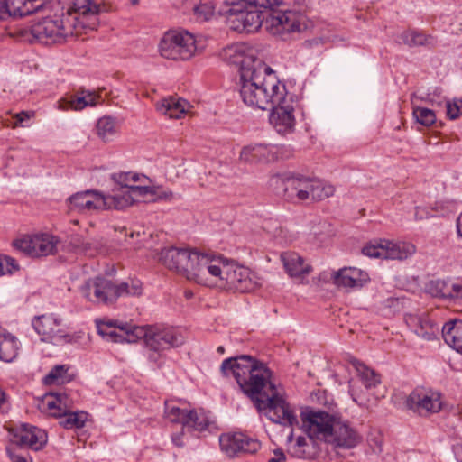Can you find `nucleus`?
Here are the masks:
<instances>
[{"mask_svg":"<svg viewBox=\"0 0 462 462\" xmlns=\"http://www.w3.org/2000/svg\"><path fill=\"white\" fill-rule=\"evenodd\" d=\"M130 180L132 182H136L137 180H139L138 174L130 172Z\"/></svg>","mask_w":462,"mask_h":462,"instance_id":"774afa93","label":"nucleus"},{"mask_svg":"<svg viewBox=\"0 0 462 462\" xmlns=\"http://www.w3.org/2000/svg\"><path fill=\"white\" fill-rule=\"evenodd\" d=\"M34 116L32 111H22L17 113L14 116L15 118V125H23V123L29 120L31 117Z\"/></svg>","mask_w":462,"mask_h":462,"instance_id":"5fc2aeb1","label":"nucleus"},{"mask_svg":"<svg viewBox=\"0 0 462 462\" xmlns=\"http://www.w3.org/2000/svg\"><path fill=\"white\" fill-rule=\"evenodd\" d=\"M216 10V5L213 0H203L193 7V14L197 21L207 22L210 20Z\"/></svg>","mask_w":462,"mask_h":462,"instance_id":"ea45409f","label":"nucleus"},{"mask_svg":"<svg viewBox=\"0 0 462 462\" xmlns=\"http://www.w3.org/2000/svg\"><path fill=\"white\" fill-rule=\"evenodd\" d=\"M457 234L462 236V212L459 214L457 219Z\"/></svg>","mask_w":462,"mask_h":462,"instance_id":"e2e57ef3","label":"nucleus"},{"mask_svg":"<svg viewBox=\"0 0 462 462\" xmlns=\"http://www.w3.org/2000/svg\"><path fill=\"white\" fill-rule=\"evenodd\" d=\"M100 245L101 244L97 240H86L81 253L88 256H94L95 254L97 253Z\"/></svg>","mask_w":462,"mask_h":462,"instance_id":"09e8293b","label":"nucleus"},{"mask_svg":"<svg viewBox=\"0 0 462 462\" xmlns=\"http://www.w3.org/2000/svg\"><path fill=\"white\" fill-rule=\"evenodd\" d=\"M116 182L121 186L120 189H129L132 185L130 184V172L119 173L116 178Z\"/></svg>","mask_w":462,"mask_h":462,"instance_id":"864d4df0","label":"nucleus"},{"mask_svg":"<svg viewBox=\"0 0 462 462\" xmlns=\"http://www.w3.org/2000/svg\"><path fill=\"white\" fill-rule=\"evenodd\" d=\"M445 106L447 116L449 119L455 120L462 116V99L454 98L452 100H448L446 101Z\"/></svg>","mask_w":462,"mask_h":462,"instance_id":"37998d69","label":"nucleus"},{"mask_svg":"<svg viewBox=\"0 0 462 462\" xmlns=\"http://www.w3.org/2000/svg\"><path fill=\"white\" fill-rule=\"evenodd\" d=\"M159 348H150L149 358L155 359L159 355Z\"/></svg>","mask_w":462,"mask_h":462,"instance_id":"69168bd1","label":"nucleus"},{"mask_svg":"<svg viewBox=\"0 0 462 462\" xmlns=\"http://www.w3.org/2000/svg\"><path fill=\"white\" fill-rule=\"evenodd\" d=\"M22 448L7 447L6 453L12 462H32V459L21 453Z\"/></svg>","mask_w":462,"mask_h":462,"instance_id":"de8ad7c7","label":"nucleus"},{"mask_svg":"<svg viewBox=\"0 0 462 462\" xmlns=\"http://www.w3.org/2000/svg\"><path fill=\"white\" fill-rule=\"evenodd\" d=\"M227 21L230 28L238 32L251 33L256 32L263 20L273 34L300 32L306 28L305 16L300 13L285 10L272 12L251 8L240 0H225Z\"/></svg>","mask_w":462,"mask_h":462,"instance_id":"7ed1b4c3","label":"nucleus"},{"mask_svg":"<svg viewBox=\"0 0 462 462\" xmlns=\"http://www.w3.org/2000/svg\"><path fill=\"white\" fill-rule=\"evenodd\" d=\"M98 334L108 342L136 344L144 343L146 346L169 345L180 346L185 344L180 331L162 325L135 326L117 320L97 321Z\"/></svg>","mask_w":462,"mask_h":462,"instance_id":"39448f33","label":"nucleus"},{"mask_svg":"<svg viewBox=\"0 0 462 462\" xmlns=\"http://www.w3.org/2000/svg\"><path fill=\"white\" fill-rule=\"evenodd\" d=\"M362 440L359 432L348 422L336 420L328 444L335 448L350 449L356 447Z\"/></svg>","mask_w":462,"mask_h":462,"instance_id":"aec40b11","label":"nucleus"},{"mask_svg":"<svg viewBox=\"0 0 462 462\" xmlns=\"http://www.w3.org/2000/svg\"><path fill=\"white\" fill-rule=\"evenodd\" d=\"M43 404L53 417L61 416L70 411L71 401L66 393H49L44 396Z\"/></svg>","mask_w":462,"mask_h":462,"instance_id":"cd10ccee","label":"nucleus"},{"mask_svg":"<svg viewBox=\"0 0 462 462\" xmlns=\"http://www.w3.org/2000/svg\"><path fill=\"white\" fill-rule=\"evenodd\" d=\"M412 115L416 121L424 126H430L436 122L434 111L426 107H413Z\"/></svg>","mask_w":462,"mask_h":462,"instance_id":"a19ab883","label":"nucleus"},{"mask_svg":"<svg viewBox=\"0 0 462 462\" xmlns=\"http://www.w3.org/2000/svg\"><path fill=\"white\" fill-rule=\"evenodd\" d=\"M129 190L134 198V202H137L141 197L156 194L155 189L152 187L146 185H133L129 187Z\"/></svg>","mask_w":462,"mask_h":462,"instance_id":"a18cd8bd","label":"nucleus"},{"mask_svg":"<svg viewBox=\"0 0 462 462\" xmlns=\"http://www.w3.org/2000/svg\"><path fill=\"white\" fill-rule=\"evenodd\" d=\"M60 425L64 429L72 430V429H81L85 426V423L88 420V413L85 411H68L61 416Z\"/></svg>","mask_w":462,"mask_h":462,"instance_id":"e433bc0d","label":"nucleus"},{"mask_svg":"<svg viewBox=\"0 0 462 462\" xmlns=\"http://www.w3.org/2000/svg\"><path fill=\"white\" fill-rule=\"evenodd\" d=\"M183 435H184L183 430H181L180 432L172 434L171 435L172 443L179 448L183 447L184 446V443L182 441Z\"/></svg>","mask_w":462,"mask_h":462,"instance_id":"4d7b16f0","label":"nucleus"},{"mask_svg":"<svg viewBox=\"0 0 462 462\" xmlns=\"http://www.w3.org/2000/svg\"><path fill=\"white\" fill-rule=\"evenodd\" d=\"M226 263V259L222 256L196 251L187 279L200 285L220 289Z\"/></svg>","mask_w":462,"mask_h":462,"instance_id":"6e6552de","label":"nucleus"},{"mask_svg":"<svg viewBox=\"0 0 462 462\" xmlns=\"http://www.w3.org/2000/svg\"><path fill=\"white\" fill-rule=\"evenodd\" d=\"M402 42L409 47L427 46L433 43V37L423 32L408 30L399 36Z\"/></svg>","mask_w":462,"mask_h":462,"instance_id":"f704fd0d","label":"nucleus"},{"mask_svg":"<svg viewBox=\"0 0 462 462\" xmlns=\"http://www.w3.org/2000/svg\"><path fill=\"white\" fill-rule=\"evenodd\" d=\"M196 250L189 248L168 247L160 253V261L169 269L174 270L186 278L191 267Z\"/></svg>","mask_w":462,"mask_h":462,"instance_id":"a211bd4d","label":"nucleus"},{"mask_svg":"<svg viewBox=\"0 0 462 462\" xmlns=\"http://www.w3.org/2000/svg\"><path fill=\"white\" fill-rule=\"evenodd\" d=\"M116 119L111 116L101 117L97 123V134L104 141H110L116 134Z\"/></svg>","mask_w":462,"mask_h":462,"instance_id":"4c0bfd02","label":"nucleus"},{"mask_svg":"<svg viewBox=\"0 0 462 462\" xmlns=\"http://www.w3.org/2000/svg\"><path fill=\"white\" fill-rule=\"evenodd\" d=\"M10 12L6 8L5 0H0V20H5L10 17Z\"/></svg>","mask_w":462,"mask_h":462,"instance_id":"13d9d810","label":"nucleus"},{"mask_svg":"<svg viewBox=\"0 0 462 462\" xmlns=\"http://www.w3.org/2000/svg\"><path fill=\"white\" fill-rule=\"evenodd\" d=\"M17 338L0 326V346L3 345H15Z\"/></svg>","mask_w":462,"mask_h":462,"instance_id":"603ef678","label":"nucleus"},{"mask_svg":"<svg viewBox=\"0 0 462 462\" xmlns=\"http://www.w3.org/2000/svg\"><path fill=\"white\" fill-rule=\"evenodd\" d=\"M270 184L277 193L291 202L320 201L331 197L335 188L322 180L300 173L277 174Z\"/></svg>","mask_w":462,"mask_h":462,"instance_id":"423d86ee","label":"nucleus"},{"mask_svg":"<svg viewBox=\"0 0 462 462\" xmlns=\"http://www.w3.org/2000/svg\"><path fill=\"white\" fill-rule=\"evenodd\" d=\"M19 268L20 266L14 258L0 254V276L13 274Z\"/></svg>","mask_w":462,"mask_h":462,"instance_id":"79ce46f5","label":"nucleus"},{"mask_svg":"<svg viewBox=\"0 0 462 462\" xmlns=\"http://www.w3.org/2000/svg\"><path fill=\"white\" fill-rule=\"evenodd\" d=\"M85 241H86V239L84 237L77 235L71 238L70 243L75 249H77L78 251H79L81 253L82 248L85 245Z\"/></svg>","mask_w":462,"mask_h":462,"instance_id":"6e6d98bb","label":"nucleus"},{"mask_svg":"<svg viewBox=\"0 0 462 462\" xmlns=\"http://www.w3.org/2000/svg\"><path fill=\"white\" fill-rule=\"evenodd\" d=\"M285 460V455L282 449H275L273 457L268 460V462H282Z\"/></svg>","mask_w":462,"mask_h":462,"instance_id":"bf43d9fd","label":"nucleus"},{"mask_svg":"<svg viewBox=\"0 0 462 462\" xmlns=\"http://www.w3.org/2000/svg\"><path fill=\"white\" fill-rule=\"evenodd\" d=\"M442 337L448 346H462V320L451 319L442 327Z\"/></svg>","mask_w":462,"mask_h":462,"instance_id":"7c9ffc66","label":"nucleus"},{"mask_svg":"<svg viewBox=\"0 0 462 462\" xmlns=\"http://www.w3.org/2000/svg\"><path fill=\"white\" fill-rule=\"evenodd\" d=\"M240 160L247 163L267 162L273 159L270 146L255 143L245 146L240 152Z\"/></svg>","mask_w":462,"mask_h":462,"instance_id":"bb28decb","label":"nucleus"},{"mask_svg":"<svg viewBox=\"0 0 462 462\" xmlns=\"http://www.w3.org/2000/svg\"><path fill=\"white\" fill-rule=\"evenodd\" d=\"M302 429L306 435L328 443L337 418L327 411L310 409L300 413Z\"/></svg>","mask_w":462,"mask_h":462,"instance_id":"9b49d317","label":"nucleus"},{"mask_svg":"<svg viewBox=\"0 0 462 462\" xmlns=\"http://www.w3.org/2000/svg\"><path fill=\"white\" fill-rule=\"evenodd\" d=\"M59 240L50 234L24 236L14 241V248L30 257H42L55 254Z\"/></svg>","mask_w":462,"mask_h":462,"instance_id":"f8f14e48","label":"nucleus"},{"mask_svg":"<svg viewBox=\"0 0 462 462\" xmlns=\"http://www.w3.org/2000/svg\"><path fill=\"white\" fill-rule=\"evenodd\" d=\"M424 217H427L425 210L421 208H415V218L417 220H420V219H423Z\"/></svg>","mask_w":462,"mask_h":462,"instance_id":"680f3d73","label":"nucleus"},{"mask_svg":"<svg viewBox=\"0 0 462 462\" xmlns=\"http://www.w3.org/2000/svg\"><path fill=\"white\" fill-rule=\"evenodd\" d=\"M100 6L92 0H64L60 14L47 16L33 24L32 35L41 42L60 43L83 30H96Z\"/></svg>","mask_w":462,"mask_h":462,"instance_id":"f03ea898","label":"nucleus"},{"mask_svg":"<svg viewBox=\"0 0 462 462\" xmlns=\"http://www.w3.org/2000/svg\"><path fill=\"white\" fill-rule=\"evenodd\" d=\"M454 356L452 357L454 361L458 360L460 356H462V348H453Z\"/></svg>","mask_w":462,"mask_h":462,"instance_id":"338daca9","label":"nucleus"},{"mask_svg":"<svg viewBox=\"0 0 462 462\" xmlns=\"http://www.w3.org/2000/svg\"><path fill=\"white\" fill-rule=\"evenodd\" d=\"M165 416L171 422L180 423L182 428L197 431L206 430L209 424L208 418L203 413L199 414L193 410L181 409L172 402H165Z\"/></svg>","mask_w":462,"mask_h":462,"instance_id":"2eb2a0df","label":"nucleus"},{"mask_svg":"<svg viewBox=\"0 0 462 462\" xmlns=\"http://www.w3.org/2000/svg\"><path fill=\"white\" fill-rule=\"evenodd\" d=\"M82 295L89 301L95 303H112L118 297L132 295L137 296L142 293L141 282L131 281L114 284L110 280L104 277H96L88 280L81 287Z\"/></svg>","mask_w":462,"mask_h":462,"instance_id":"0eeeda50","label":"nucleus"},{"mask_svg":"<svg viewBox=\"0 0 462 462\" xmlns=\"http://www.w3.org/2000/svg\"><path fill=\"white\" fill-rule=\"evenodd\" d=\"M190 104L184 98L169 97L157 104V109L170 118L180 119L189 112Z\"/></svg>","mask_w":462,"mask_h":462,"instance_id":"a878e982","label":"nucleus"},{"mask_svg":"<svg viewBox=\"0 0 462 462\" xmlns=\"http://www.w3.org/2000/svg\"><path fill=\"white\" fill-rule=\"evenodd\" d=\"M272 113L270 115V122L279 134H286L291 132L295 126V117L293 115L294 107L291 104L284 100L280 104H273L270 108Z\"/></svg>","mask_w":462,"mask_h":462,"instance_id":"412c9836","label":"nucleus"},{"mask_svg":"<svg viewBox=\"0 0 462 462\" xmlns=\"http://www.w3.org/2000/svg\"><path fill=\"white\" fill-rule=\"evenodd\" d=\"M97 97L91 93L86 96H75L70 98H63L59 101L60 110H82L87 106H94L97 104Z\"/></svg>","mask_w":462,"mask_h":462,"instance_id":"2f4dec72","label":"nucleus"},{"mask_svg":"<svg viewBox=\"0 0 462 462\" xmlns=\"http://www.w3.org/2000/svg\"><path fill=\"white\" fill-rule=\"evenodd\" d=\"M350 363L357 372L365 388H373L381 383L380 375L376 374L373 369L367 367L361 361L351 357Z\"/></svg>","mask_w":462,"mask_h":462,"instance_id":"473e14b6","label":"nucleus"},{"mask_svg":"<svg viewBox=\"0 0 462 462\" xmlns=\"http://www.w3.org/2000/svg\"><path fill=\"white\" fill-rule=\"evenodd\" d=\"M47 439L45 430L35 426L22 424L13 434L12 442L19 448H29L38 451L46 445Z\"/></svg>","mask_w":462,"mask_h":462,"instance_id":"6ab92c4d","label":"nucleus"},{"mask_svg":"<svg viewBox=\"0 0 462 462\" xmlns=\"http://www.w3.org/2000/svg\"><path fill=\"white\" fill-rule=\"evenodd\" d=\"M406 405L420 415L437 413L442 408L441 395L438 392L417 388L408 396Z\"/></svg>","mask_w":462,"mask_h":462,"instance_id":"dca6fc26","label":"nucleus"},{"mask_svg":"<svg viewBox=\"0 0 462 462\" xmlns=\"http://www.w3.org/2000/svg\"><path fill=\"white\" fill-rule=\"evenodd\" d=\"M453 453L457 462H462V443L453 446Z\"/></svg>","mask_w":462,"mask_h":462,"instance_id":"052dcab7","label":"nucleus"},{"mask_svg":"<svg viewBox=\"0 0 462 462\" xmlns=\"http://www.w3.org/2000/svg\"><path fill=\"white\" fill-rule=\"evenodd\" d=\"M239 86L243 102L260 110H269L273 104H280L287 94L285 85L281 83L274 71L260 62L251 67L242 66Z\"/></svg>","mask_w":462,"mask_h":462,"instance_id":"20e7f679","label":"nucleus"},{"mask_svg":"<svg viewBox=\"0 0 462 462\" xmlns=\"http://www.w3.org/2000/svg\"><path fill=\"white\" fill-rule=\"evenodd\" d=\"M406 323L418 337L426 340L435 338L439 333V327L426 314L409 315L406 317Z\"/></svg>","mask_w":462,"mask_h":462,"instance_id":"393cba45","label":"nucleus"},{"mask_svg":"<svg viewBox=\"0 0 462 462\" xmlns=\"http://www.w3.org/2000/svg\"><path fill=\"white\" fill-rule=\"evenodd\" d=\"M17 355V348H0V360L5 363L13 362Z\"/></svg>","mask_w":462,"mask_h":462,"instance_id":"3c124183","label":"nucleus"},{"mask_svg":"<svg viewBox=\"0 0 462 462\" xmlns=\"http://www.w3.org/2000/svg\"><path fill=\"white\" fill-rule=\"evenodd\" d=\"M69 366L66 365H55L43 378L45 384H60L69 383L71 377L68 374Z\"/></svg>","mask_w":462,"mask_h":462,"instance_id":"58836bf2","label":"nucleus"},{"mask_svg":"<svg viewBox=\"0 0 462 462\" xmlns=\"http://www.w3.org/2000/svg\"><path fill=\"white\" fill-rule=\"evenodd\" d=\"M454 279L430 281L428 284L429 291L435 297L452 300V286Z\"/></svg>","mask_w":462,"mask_h":462,"instance_id":"c9c22d12","label":"nucleus"},{"mask_svg":"<svg viewBox=\"0 0 462 462\" xmlns=\"http://www.w3.org/2000/svg\"><path fill=\"white\" fill-rule=\"evenodd\" d=\"M261 448V443L254 439H252L245 434H243V444L241 452L254 454L258 451Z\"/></svg>","mask_w":462,"mask_h":462,"instance_id":"49530a36","label":"nucleus"},{"mask_svg":"<svg viewBox=\"0 0 462 462\" xmlns=\"http://www.w3.org/2000/svg\"><path fill=\"white\" fill-rule=\"evenodd\" d=\"M221 449L228 456L241 452L243 433L223 434L219 438Z\"/></svg>","mask_w":462,"mask_h":462,"instance_id":"72a5a7b5","label":"nucleus"},{"mask_svg":"<svg viewBox=\"0 0 462 462\" xmlns=\"http://www.w3.org/2000/svg\"><path fill=\"white\" fill-rule=\"evenodd\" d=\"M362 253L374 258L404 260L415 253V246L410 243H393L388 240H380L364 246Z\"/></svg>","mask_w":462,"mask_h":462,"instance_id":"ddd939ff","label":"nucleus"},{"mask_svg":"<svg viewBox=\"0 0 462 462\" xmlns=\"http://www.w3.org/2000/svg\"><path fill=\"white\" fill-rule=\"evenodd\" d=\"M281 260L288 275L292 279H304L312 271L311 265L295 252H284Z\"/></svg>","mask_w":462,"mask_h":462,"instance_id":"b1692460","label":"nucleus"},{"mask_svg":"<svg viewBox=\"0 0 462 462\" xmlns=\"http://www.w3.org/2000/svg\"><path fill=\"white\" fill-rule=\"evenodd\" d=\"M61 321L52 314H44L35 317L32 327L42 337V341L53 345L74 344V337L65 334L60 328Z\"/></svg>","mask_w":462,"mask_h":462,"instance_id":"4468645a","label":"nucleus"},{"mask_svg":"<svg viewBox=\"0 0 462 462\" xmlns=\"http://www.w3.org/2000/svg\"><path fill=\"white\" fill-rule=\"evenodd\" d=\"M452 301L462 304V278L454 279Z\"/></svg>","mask_w":462,"mask_h":462,"instance_id":"8fccbe9b","label":"nucleus"},{"mask_svg":"<svg viewBox=\"0 0 462 462\" xmlns=\"http://www.w3.org/2000/svg\"><path fill=\"white\" fill-rule=\"evenodd\" d=\"M199 49L196 37L188 31H169L159 43L160 55L172 60H189Z\"/></svg>","mask_w":462,"mask_h":462,"instance_id":"1a4fd4ad","label":"nucleus"},{"mask_svg":"<svg viewBox=\"0 0 462 462\" xmlns=\"http://www.w3.org/2000/svg\"><path fill=\"white\" fill-rule=\"evenodd\" d=\"M226 376H233L255 407L273 422L283 426L298 423L297 416L270 380L271 371L250 356L227 358L221 365Z\"/></svg>","mask_w":462,"mask_h":462,"instance_id":"f257e3e1","label":"nucleus"},{"mask_svg":"<svg viewBox=\"0 0 462 462\" xmlns=\"http://www.w3.org/2000/svg\"><path fill=\"white\" fill-rule=\"evenodd\" d=\"M292 434L288 438V440L291 442L289 447L290 453L301 459H312L319 452V439L311 438L309 435L298 436L294 442H292Z\"/></svg>","mask_w":462,"mask_h":462,"instance_id":"5701e85b","label":"nucleus"},{"mask_svg":"<svg viewBox=\"0 0 462 462\" xmlns=\"http://www.w3.org/2000/svg\"><path fill=\"white\" fill-rule=\"evenodd\" d=\"M10 17H23L38 11L43 5L42 0H5Z\"/></svg>","mask_w":462,"mask_h":462,"instance_id":"c85d7f7f","label":"nucleus"},{"mask_svg":"<svg viewBox=\"0 0 462 462\" xmlns=\"http://www.w3.org/2000/svg\"><path fill=\"white\" fill-rule=\"evenodd\" d=\"M7 402V395L5 392L0 390V410L3 408V406Z\"/></svg>","mask_w":462,"mask_h":462,"instance_id":"0e129e2a","label":"nucleus"},{"mask_svg":"<svg viewBox=\"0 0 462 462\" xmlns=\"http://www.w3.org/2000/svg\"><path fill=\"white\" fill-rule=\"evenodd\" d=\"M105 209H124L134 203V198L129 189H119L114 194L104 195Z\"/></svg>","mask_w":462,"mask_h":462,"instance_id":"c756f323","label":"nucleus"},{"mask_svg":"<svg viewBox=\"0 0 462 462\" xmlns=\"http://www.w3.org/2000/svg\"><path fill=\"white\" fill-rule=\"evenodd\" d=\"M104 194L94 189L77 192L67 199V206L70 212L79 214H91L104 210Z\"/></svg>","mask_w":462,"mask_h":462,"instance_id":"f3484780","label":"nucleus"},{"mask_svg":"<svg viewBox=\"0 0 462 462\" xmlns=\"http://www.w3.org/2000/svg\"><path fill=\"white\" fill-rule=\"evenodd\" d=\"M333 282L338 287L361 288L368 281L366 272L355 267H344L331 273Z\"/></svg>","mask_w":462,"mask_h":462,"instance_id":"4be33fe9","label":"nucleus"},{"mask_svg":"<svg viewBox=\"0 0 462 462\" xmlns=\"http://www.w3.org/2000/svg\"><path fill=\"white\" fill-rule=\"evenodd\" d=\"M223 273L220 290L250 292L260 285L258 278L251 270L228 260Z\"/></svg>","mask_w":462,"mask_h":462,"instance_id":"9d476101","label":"nucleus"},{"mask_svg":"<svg viewBox=\"0 0 462 462\" xmlns=\"http://www.w3.org/2000/svg\"><path fill=\"white\" fill-rule=\"evenodd\" d=\"M242 2V0H240ZM251 8L264 10H273L274 7H278L282 4V0H243Z\"/></svg>","mask_w":462,"mask_h":462,"instance_id":"c03bdc74","label":"nucleus"}]
</instances>
